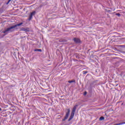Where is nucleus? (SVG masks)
I'll use <instances>...</instances> for the list:
<instances>
[{
  "instance_id": "0eeeda50",
  "label": "nucleus",
  "mask_w": 125,
  "mask_h": 125,
  "mask_svg": "<svg viewBox=\"0 0 125 125\" xmlns=\"http://www.w3.org/2000/svg\"><path fill=\"white\" fill-rule=\"evenodd\" d=\"M77 109V107L74 106V107L72 108V111L76 112V110Z\"/></svg>"
},
{
  "instance_id": "1a4fd4ad",
  "label": "nucleus",
  "mask_w": 125,
  "mask_h": 125,
  "mask_svg": "<svg viewBox=\"0 0 125 125\" xmlns=\"http://www.w3.org/2000/svg\"><path fill=\"white\" fill-rule=\"evenodd\" d=\"M104 120V117H101L100 118V121H103Z\"/></svg>"
},
{
  "instance_id": "4468645a",
  "label": "nucleus",
  "mask_w": 125,
  "mask_h": 125,
  "mask_svg": "<svg viewBox=\"0 0 125 125\" xmlns=\"http://www.w3.org/2000/svg\"><path fill=\"white\" fill-rule=\"evenodd\" d=\"M87 71H83V74H87Z\"/></svg>"
},
{
  "instance_id": "423d86ee",
  "label": "nucleus",
  "mask_w": 125,
  "mask_h": 125,
  "mask_svg": "<svg viewBox=\"0 0 125 125\" xmlns=\"http://www.w3.org/2000/svg\"><path fill=\"white\" fill-rule=\"evenodd\" d=\"M34 51H38L39 52H42V49H35Z\"/></svg>"
},
{
  "instance_id": "20e7f679",
  "label": "nucleus",
  "mask_w": 125,
  "mask_h": 125,
  "mask_svg": "<svg viewBox=\"0 0 125 125\" xmlns=\"http://www.w3.org/2000/svg\"><path fill=\"white\" fill-rule=\"evenodd\" d=\"M74 42H76V43H79L80 42H81V40H80V39H79V38H74L73 39Z\"/></svg>"
},
{
  "instance_id": "6e6552de",
  "label": "nucleus",
  "mask_w": 125,
  "mask_h": 125,
  "mask_svg": "<svg viewBox=\"0 0 125 125\" xmlns=\"http://www.w3.org/2000/svg\"><path fill=\"white\" fill-rule=\"evenodd\" d=\"M36 14V11H33V12H32L30 14V15H32V16H34V15H35Z\"/></svg>"
},
{
  "instance_id": "f257e3e1",
  "label": "nucleus",
  "mask_w": 125,
  "mask_h": 125,
  "mask_svg": "<svg viewBox=\"0 0 125 125\" xmlns=\"http://www.w3.org/2000/svg\"><path fill=\"white\" fill-rule=\"evenodd\" d=\"M22 24L23 23L21 22L15 25L11 26L10 27L6 29L4 31H3V33H4V34H6V33L13 32V31H14L15 28H16V27H17L18 26H21V25H22Z\"/></svg>"
},
{
  "instance_id": "2eb2a0df",
  "label": "nucleus",
  "mask_w": 125,
  "mask_h": 125,
  "mask_svg": "<svg viewBox=\"0 0 125 125\" xmlns=\"http://www.w3.org/2000/svg\"><path fill=\"white\" fill-rule=\"evenodd\" d=\"M84 95H86V92H84Z\"/></svg>"
},
{
  "instance_id": "7ed1b4c3",
  "label": "nucleus",
  "mask_w": 125,
  "mask_h": 125,
  "mask_svg": "<svg viewBox=\"0 0 125 125\" xmlns=\"http://www.w3.org/2000/svg\"><path fill=\"white\" fill-rule=\"evenodd\" d=\"M75 111H72L71 116L68 119V121H70L71 120H72L74 118V116H75Z\"/></svg>"
},
{
  "instance_id": "dca6fc26",
  "label": "nucleus",
  "mask_w": 125,
  "mask_h": 125,
  "mask_svg": "<svg viewBox=\"0 0 125 125\" xmlns=\"http://www.w3.org/2000/svg\"><path fill=\"white\" fill-rule=\"evenodd\" d=\"M0 111H1V109L0 108Z\"/></svg>"
},
{
  "instance_id": "f03ea898",
  "label": "nucleus",
  "mask_w": 125,
  "mask_h": 125,
  "mask_svg": "<svg viewBox=\"0 0 125 125\" xmlns=\"http://www.w3.org/2000/svg\"><path fill=\"white\" fill-rule=\"evenodd\" d=\"M71 112V110L70 109H67V112H66L65 116L64 117V118L62 119V121L64 122V121H66L67 119H68V117H69V115H70V112Z\"/></svg>"
},
{
  "instance_id": "39448f33",
  "label": "nucleus",
  "mask_w": 125,
  "mask_h": 125,
  "mask_svg": "<svg viewBox=\"0 0 125 125\" xmlns=\"http://www.w3.org/2000/svg\"><path fill=\"white\" fill-rule=\"evenodd\" d=\"M21 31H23L24 32H26L27 33V32H29V31H30V30L29 29V28H22L21 29Z\"/></svg>"
},
{
  "instance_id": "9b49d317",
  "label": "nucleus",
  "mask_w": 125,
  "mask_h": 125,
  "mask_svg": "<svg viewBox=\"0 0 125 125\" xmlns=\"http://www.w3.org/2000/svg\"><path fill=\"white\" fill-rule=\"evenodd\" d=\"M68 83H75V81H68Z\"/></svg>"
},
{
  "instance_id": "f8f14e48",
  "label": "nucleus",
  "mask_w": 125,
  "mask_h": 125,
  "mask_svg": "<svg viewBox=\"0 0 125 125\" xmlns=\"http://www.w3.org/2000/svg\"><path fill=\"white\" fill-rule=\"evenodd\" d=\"M116 15H117V16H118L119 17H120V16H121V14H120V13H117V14H116Z\"/></svg>"
},
{
  "instance_id": "9d476101",
  "label": "nucleus",
  "mask_w": 125,
  "mask_h": 125,
  "mask_svg": "<svg viewBox=\"0 0 125 125\" xmlns=\"http://www.w3.org/2000/svg\"><path fill=\"white\" fill-rule=\"evenodd\" d=\"M32 18H33V16L30 15V16H29V20H31Z\"/></svg>"
},
{
  "instance_id": "ddd939ff",
  "label": "nucleus",
  "mask_w": 125,
  "mask_h": 125,
  "mask_svg": "<svg viewBox=\"0 0 125 125\" xmlns=\"http://www.w3.org/2000/svg\"><path fill=\"white\" fill-rule=\"evenodd\" d=\"M11 0H9L8 1V2H7V3H6V4H8V3H9V2H10V1H11Z\"/></svg>"
}]
</instances>
